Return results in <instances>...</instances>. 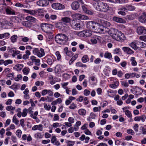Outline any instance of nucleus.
Listing matches in <instances>:
<instances>
[{
	"label": "nucleus",
	"mask_w": 146,
	"mask_h": 146,
	"mask_svg": "<svg viewBox=\"0 0 146 146\" xmlns=\"http://www.w3.org/2000/svg\"><path fill=\"white\" fill-rule=\"evenodd\" d=\"M127 132L129 134L132 135H134L135 134V133L133 130L130 129H128L127 131Z\"/></svg>",
	"instance_id": "nucleus-51"
},
{
	"label": "nucleus",
	"mask_w": 146,
	"mask_h": 146,
	"mask_svg": "<svg viewBox=\"0 0 146 146\" xmlns=\"http://www.w3.org/2000/svg\"><path fill=\"white\" fill-rule=\"evenodd\" d=\"M67 146H73L74 144V142L73 141H68L67 142Z\"/></svg>",
	"instance_id": "nucleus-56"
},
{
	"label": "nucleus",
	"mask_w": 146,
	"mask_h": 146,
	"mask_svg": "<svg viewBox=\"0 0 146 146\" xmlns=\"http://www.w3.org/2000/svg\"><path fill=\"white\" fill-rule=\"evenodd\" d=\"M67 36L63 34H57L55 37V40L58 44L64 45L66 41Z\"/></svg>",
	"instance_id": "nucleus-4"
},
{
	"label": "nucleus",
	"mask_w": 146,
	"mask_h": 146,
	"mask_svg": "<svg viewBox=\"0 0 146 146\" xmlns=\"http://www.w3.org/2000/svg\"><path fill=\"white\" fill-rule=\"evenodd\" d=\"M3 22L4 23L5 25H8L10 26H12L13 24L12 23H10V22H8L7 21L4 20H3Z\"/></svg>",
	"instance_id": "nucleus-59"
},
{
	"label": "nucleus",
	"mask_w": 146,
	"mask_h": 146,
	"mask_svg": "<svg viewBox=\"0 0 146 146\" xmlns=\"http://www.w3.org/2000/svg\"><path fill=\"white\" fill-rule=\"evenodd\" d=\"M36 15H38L40 16L41 17L44 16V14L43 13V11L41 9H38V10H36Z\"/></svg>",
	"instance_id": "nucleus-22"
},
{
	"label": "nucleus",
	"mask_w": 146,
	"mask_h": 146,
	"mask_svg": "<svg viewBox=\"0 0 146 146\" xmlns=\"http://www.w3.org/2000/svg\"><path fill=\"white\" fill-rule=\"evenodd\" d=\"M121 84L122 86L125 88L129 86L128 83L124 81H121Z\"/></svg>",
	"instance_id": "nucleus-52"
},
{
	"label": "nucleus",
	"mask_w": 146,
	"mask_h": 146,
	"mask_svg": "<svg viewBox=\"0 0 146 146\" xmlns=\"http://www.w3.org/2000/svg\"><path fill=\"white\" fill-rule=\"evenodd\" d=\"M40 50L38 52L36 55L39 57H41L45 55V53L44 52V50L42 48H40Z\"/></svg>",
	"instance_id": "nucleus-23"
},
{
	"label": "nucleus",
	"mask_w": 146,
	"mask_h": 146,
	"mask_svg": "<svg viewBox=\"0 0 146 146\" xmlns=\"http://www.w3.org/2000/svg\"><path fill=\"white\" fill-rule=\"evenodd\" d=\"M104 56L106 58H107L109 59H111L112 57V56L111 54L108 52H107L105 53Z\"/></svg>",
	"instance_id": "nucleus-28"
},
{
	"label": "nucleus",
	"mask_w": 146,
	"mask_h": 146,
	"mask_svg": "<svg viewBox=\"0 0 146 146\" xmlns=\"http://www.w3.org/2000/svg\"><path fill=\"white\" fill-rule=\"evenodd\" d=\"M82 60L83 63H86L89 60V58L88 55H84L82 58Z\"/></svg>",
	"instance_id": "nucleus-24"
},
{
	"label": "nucleus",
	"mask_w": 146,
	"mask_h": 146,
	"mask_svg": "<svg viewBox=\"0 0 146 146\" xmlns=\"http://www.w3.org/2000/svg\"><path fill=\"white\" fill-rule=\"evenodd\" d=\"M44 107L47 110H49L51 108V106L50 105H47L46 103H44Z\"/></svg>",
	"instance_id": "nucleus-48"
},
{
	"label": "nucleus",
	"mask_w": 146,
	"mask_h": 146,
	"mask_svg": "<svg viewBox=\"0 0 146 146\" xmlns=\"http://www.w3.org/2000/svg\"><path fill=\"white\" fill-rule=\"evenodd\" d=\"M111 36L117 41H122L124 38V34L117 29H113Z\"/></svg>",
	"instance_id": "nucleus-3"
},
{
	"label": "nucleus",
	"mask_w": 146,
	"mask_h": 146,
	"mask_svg": "<svg viewBox=\"0 0 146 146\" xmlns=\"http://www.w3.org/2000/svg\"><path fill=\"white\" fill-rule=\"evenodd\" d=\"M80 6L79 3L77 1H74L71 4L72 9L75 11L77 10L80 7Z\"/></svg>",
	"instance_id": "nucleus-14"
},
{
	"label": "nucleus",
	"mask_w": 146,
	"mask_h": 146,
	"mask_svg": "<svg viewBox=\"0 0 146 146\" xmlns=\"http://www.w3.org/2000/svg\"><path fill=\"white\" fill-rule=\"evenodd\" d=\"M76 66L77 67H82L86 68L87 65L86 64H83L81 62H79L76 63Z\"/></svg>",
	"instance_id": "nucleus-33"
},
{
	"label": "nucleus",
	"mask_w": 146,
	"mask_h": 146,
	"mask_svg": "<svg viewBox=\"0 0 146 146\" xmlns=\"http://www.w3.org/2000/svg\"><path fill=\"white\" fill-rule=\"evenodd\" d=\"M95 22L90 21L87 23L86 27L87 28L91 30H95L96 28Z\"/></svg>",
	"instance_id": "nucleus-11"
},
{
	"label": "nucleus",
	"mask_w": 146,
	"mask_h": 146,
	"mask_svg": "<svg viewBox=\"0 0 146 146\" xmlns=\"http://www.w3.org/2000/svg\"><path fill=\"white\" fill-rule=\"evenodd\" d=\"M137 32L139 35L146 34V29L143 26H139L137 27Z\"/></svg>",
	"instance_id": "nucleus-13"
},
{
	"label": "nucleus",
	"mask_w": 146,
	"mask_h": 146,
	"mask_svg": "<svg viewBox=\"0 0 146 146\" xmlns=\"http://www.w3.org/2000/svg\"><path fill=\"white\" fill-rule=\"evenodd\" d=\"M135 59V58L134 57H132L131 59V60L132 61V65L133 66H136L137 64V62Z\"/></svg>",
	"instance_id": "nucleus-40"
},
{
	"label": "nucleus",
	"mask_w": 146,
	"mask_h": 146,
	"mask_svg": "<svg viewBox=\"0 0 146 146\" xmlns=\"http://www.w3.org/2000/svg\"><path fill=\"white\" fill-rule=\"evenodd\" d=\"M140 45L139 46V48L140 47L141 48H143L146 46V44L143 42H141L140 41Z\"/></svg>",
	"instance_id": "nucleus-53"
},
{
	"label": "nucleus",
	"mask_w": 146,
	"mask_h": 146,
	"mask_svg": "<svg viewBox=\"0 0 146 146\" xmlns=\"http://www.w3.org/2000/svg\"><path fill=\"white\" fill-rule=\"evenodd\" d=\"M78 113L80 115L84 116L86 114V111L83 109H81L78 110Z\"/></svg>",
	"instance_id": "nucleus-26"
},
{
	"label": "nucleus",
	"mask_w": 146,
	"mask_h": 146,
	"mask_svg": "<svg viewBox=\"0 0 146 146\" xmlns=\"http://www.w3.org/2000/svg\"><path fill=\"white\" fill-rule=\"evenodd\" d=\"M70 25L72 28L75 30H79L82 29L84 25L82 22H77L74 20H72L70 22Z\"/></svg>",
	"instance_id": "nucleus-5"
},
{
	"label": "nucleus",
	"mask_w": 146,
	"mask_h": 146,
	"mask_svg": "<svg viewBox=\"0 0 146 146\" xmlns=\"http://www.w3.org/2000/svg\"><path fill=\"white\" fill-rule=\"evenodd\" d=\"M125 114L129 118L132 117V115L130 111L129 110H128L125 111Z\"/></svg>",
	"instance_id": "nucleus-43"
},
{
	"label": "nucleus",
	"mask_w": 146,
	"mask_h": 146,
	"mask_svg": "<svg viewBox=\"0 0 146 146\" xmlns=\"http://www.w3.org/2000/svg\"><path fill=\"white\" fill-rule=\"evenodd\" d=\"M101 59L99 58H97L94 60V63L96 64H99L101 62Z\"/></svg>",
	"instance_id": "nucleus-46"
},
{
	"label": "nucleus",
	"mask_w": 146,
	"mask_h": 146,
	"mask_svg": "<svg viewBox=\"0 0 146 146\" xmlns=\"http://www.w3.org/2000/svg\"><path fill=\"white\" fill-rule=\"evenodd\" d=\"M119 84V82H116L114 84H110V87L111 88H116L118 86Z\"/></svg>",
	"instance_id": "nucleus-35"
},
{
	"label": "nucleus",
	"mask_w": 146,
	"mask_h": 146,
	"mask_svg": "<svg viewBox=\"0 0 146 146\" xmlns=\"http://www.w3.org/2000/svg\"><path fill=\"white\" fill-rule=\"evenodd\" d=\"M78 57V55L77 54H76L75 55L72 57L69 62V64L71 65L73 62Z\"/></svg>",
	"instance_id": "nucleus-31"
},
{
	"label": "nucleus",
	"mask_w": 146,
	"mask_h": 146,
	"mask_svg": "<svg viewBox=\"0 0 146 146\" xmlns=\"http://www.w3.org/2000/svg\"><path fill=\"white\" fill-rule=\"evenodd\" d=\"M16 133L17 136L18 137L20 138L21 136L22 131L20 130H18L16 131Z\"/></svg>",
	"instance_id": "nucleus-47"
},
{
	"label": "nucleus",
	"mask_w": 146,
	"mask_h": 146,
	"mask_svg": "<svg viewBox=\"0 0 146 146\" xmlns=\"http://www.w3.org/2000/svg\"><path fill=\"white\" fill-rule=\"evenodd\" d=\"M139 125L137 124H135L133 126V129L136 132L138 131Z\"/></svg>",
	"instance_id": "nucleus-54"
},
{
	"label": "nucleus",
	"mask_w": 146,
	"mask_h": 146,
	"mask_svg": "<svg viewBox=\"0 0 146 146\" xmlns=\"http://www.w3.org/2000/svg\"><path fill=\"white\" fill-rule=\"evenodd\" d=\"M53 25H52L46 23H42L40 25L41 29L44 32L48 33L51 30Z\"/></svg>",
	"instance_id": "nucleus-6"
},
{
	"label": "nucleus",
	"mask_w": 146,
	"mask_h": 146,
	"mask_svg": "<svg viewBox=\"0 0 146 146\" xmlns=\"http://www.w3.org/2000/svg\"><path fill=\"white\" fill-rule=\"evenodd\" d=\"M64 51L67 56L71 57L72 56V52L68 50V48L67 47H65L64 48Z\"/></svg>",
	"instance_id": "nucleus-21"
},
{
	"label": "nucleus",
	"mask_w": 146,
	"mask_h": 146,
	"mask_svg": "<svg viewBox=\"0 0 146 146\" xmlns=\"http://www.w3.org/2000/svg\"><path fill=\"white\" fill-rule=\"evenodd\" d=\"M140 41L134 40L129 43V45L133 49L137 50L139 48V46L140 45Z\"/></svg>",
	"instance_id": "nucleus-9"
},
{
	"label": "nucleus",
	"mask_w": 146,
	"mask_h": 146,
	"mask_svg": "<svg viewBox=\"0 0 146 146\" xmlns=\"http://www.w3.org/2000/svg\"><path fill=\"white\" fill-rule=\"evenodd\" d=\"M101 109V107L100 106H99L98 107H95L93 108V111L94 112H96L100 111Z\"/></svg>",
	"instance_id": "nucleus-57"
},
{
	"label": "nucleus",
	"mask_w": 146,
	"mask_h": 146,
	"mask_svg": "<svg viewBox=\"0 0 146 146\" xmlns=\"http://www.w3.org/2000/svg\"><path fill=\"white\" fill-rule=\"evenodd\" d=\"M25 19L27 21L32 22H34L36 20V19L32 16H27V17Z\"/></svg>",
	"instance_id": "nucleus-29"
},
{
	"label": "nucleus",
	"mask_w": 146,
	"mask_h": 146,
	"mask_svg": "<svg viewBox=\"0 0 146 146\" xmlns=\"http://www.w3.org/2000/svg\"><path fill=\"white\" fill-rule=\"evenodd\" d=\"M76 34L79 37H84L85 34L84 30L80 32H77L76 33Z\"/></svg>",
	"instance_id": "nucleus-32"
},
{
	"label": "nucleus",
	"mask_w": 146,
	"mask_h": 146,
	"mask_svg": "<svg viewBox=\"0 0 146 146\" xmlns=\"http://www.w3.org/2000/svg\"><path fill=\"white\" fill-rule=\"evenodd\" d=\"M82 15L79 13H74L73 15V17L76 19L78 20H81Z\"/></svg>",
	"instance_id": "nucleus-25"
},
{
	"label": "nucleus",
	"mask_w": 146,
	"mask_h": 146,
	"mask_svg": "<svg viewBox=\"0 0 146 146\" xmlns=\"http://www.w3.org/2000/svg\"><path fill=\"white\" fill-rule=\"evenodd\" d=\"M23 11L27 13H29L32 15H35L36 14V10H27L23 9Z\"/></svg>",
	"instance_id": "nucleus-18"
},
{
	"label": "nucleus",
	"mask_w": 146,
	"mask_h": 146,
	"mask_svg": "<svg viewBox=\"0 0 146 146\" xmlns=\"http://www.w3.org/2000/svg\"><path fill=\"white\" fill-rule=\"evenodd\" d=\"M135 9V7L131 5H126L123 6L120 9L121 10H124L126 11H133Z\"/></svg>",
	"instance_id": "nucleus-10"
},
{
	"label": "nucleus",
	"mask_w": 146,
	"mask_h": 146,
	"mask_svg": "<svg viewBox=\"0 0 146 146\" xmlns=\"http://www.w3.org/2000/svg\"><path fill=\"white\" fill-rule=\"evenodd\" d=\"M141 120L143 122L145 121V120L143 116H136L134 118V120L135 121H139Z\"/></svg>",
	"instance_id": "nucleus-20"
},
{
	"label": "nucleus",
	"mask_w": 146,
	"mask_h": 146,
	"mask_svg": "<svg viewBox=\"0 0 146 146\" xmlns=\"http://www.w3.org/2000/svg\"><path fill=\"white\" fill-rule=\"evenodd\" d=\"M95 31L97 32L105 33L108 32V27L110 25V23L103 20L99 19L95 22Z\"/></svg>",
	"instance_id": "nucleus-1"
},
{
	"label": "nucleus",
	"mask_w": 146,
	"mask_h": 146,
	"mask_svg": "<svg viewBox=\"0 0 146 146\" xmlns=\"http://www.w3.org/2000/svg\"><path fill=\"white\" fill-rule=\"evenodd\" d=\"M122 50L128 54H131L134 53V51L130 48L128 47H123L122 48Z\"/></svg>",
	"instance_id": "nucleus-16"
},
{
	"label": "nucleus",
	"mask_w": 146,
	"mask_h": 146,
	"mask_svg": "<svg viewBox=\"0 0 146 146\" xmlns=\"http://www.w3.org/2000/svg\"><path fill=\"white\" fill-rule=\"evenodd\" d=\"M120 48H116L113 51V53L115 54H117L120 52Z\"/></svg>",
	"instance_id": "nucleus-64"
},
{
	"label": "nucleus",
	"mask_w": 146,
	"mask_h": 146,
	"mask_svg": "<svg viewBox=\"0 0 146 146\" xmlns=\"http://www.w3.org/2000/svg\"><path fill=\"white\" fill-rule=\"evenodd\" d=\"M90 91L87 89L85 90L84 91V94L86 96H88L90 95Z\"/></svg>",
	"instance_id": "nucleus-41"
},
{
	"label": "nucleus",
	"mask_w": 146,
	"mask_h": 146,
	"mask_svg": "<svg viewBox=\"0 0 146 146\" xmlns=\"http://www.w3.org/2000/svg\"><path fill=\"white\" fill-rule=\"evenodd\" d=\"M5 4H0V12H4Z\"/></svg>",
	"instance_id": "nucleus-58"
},
{
	"label": "nucleus",
	"mask_w": 146,
	"mask_h": 146,
	"mask_svg": "<svg viewBox=\"0 0 146 146\" xmlns=\"http://www.w3.org/2000/svg\"><path fill=\"white\" fill-rule=\"evenodd\" d=\"M61 21L66 23H70L71 21L70 19L67 17H64L61 19Z\"/></svg>",
	"instance_id": "nucleus-27"
},
{
	"label": "nucleus",
	"mask_w": 146,
	"mask_h": 146,
	"mask_svg": "<svg viewBox=\"0 0 146 146\" xmlns=\"http://www.w3.org/2000/svg\"><path fill=\"white\" fill-rule=\"evenodd\" d=\"M11 122V120L9 119H7L6 121L5 124V127H6L7 126L9 125Z\"/></svg>",
	"instance_id": "nucleus-61"
},
{
	"label": "nucleus",
	"mask_w": 146,
	"mask_h": 146,
	"mask_svg": "<svg viewBox=\"0 0 146 146\" xmlns=\"http://www.w3.org/2000/svg\"><path fill=\"white\" fill-rule=\"evenodd\" d=\"M6 109L7 110L9 111L10 110H15V107H13L11 106H8L6 107Z\"/></svg>",
	"instance_id": "nucleus-45"
},
{
	"label": "nucleus",
	"mask_w": 146,
	"mask_h": 146,
	"mask_svg": "<svg viewBox=\"0 0 146 146\" xmlns=\"http://www.w3.org/2000/svg\"><path fill=\"white\" fill-rule=\"evenodd\" d=\"M35 136L38 138H41L43 136V135L41 133H37L35 134Z\"/></svg>",
	"instance_id": "nucleus-60"
},
{
	"label": "nucleus",
	"mask_w": 146,
	"mask_h": 146,
	"mask_svg": "<svg viewBox=\"0 0 146 146\" xmlns=\"http://www.w3.org/2000/svg\"><path fill=\"white\" fill-rule=\"evenodd\" d=\"M30 69L29 68L25 67L23 70V72L24 74L25 75H27L29 74Z\"/></svg>",
	"instance_id": "nucleus-34"
},
{
	"label": "nucleus",
	"mask_w": 146,
	"mask_h": 146,
	"mask_svg": "<svg viewBox=\"0 0 146 146\" xmlns=\"http://www.w3.org/2000/svg\"><path fill=\"white\" fill-rule=\"evenodd\" d=\"M55 54L56 56L57 60H59L61 57L59 52L58 51H56L55 53Z\"/></svg>",
	"instance_id": "nucleus-44"
},
{
	"label": "nucleus",
	"mask_w": 146,
	"mask_h": 146,
	"mask_svg": "<svg viewBox=\"0 0 146 146\" xmlns=\"http://www.w3.org/2000/svg\"><path fill=\"white\" fill-rule=\"evenodd\" d=\"M84 37H87L90 36L92 34L91 31L86 30H84Z\"/></svg>",
	"instance_id": "nucleus-19"
},
{
	"label": "nucleus",
	"mask_w": 146,
	"mask_h": 146,
	"mask_svg": "<svg viewBox=\"0 0 146 146\" xmlns=\"http://www.w3.org/2000/svg\"><path fill=\"white\" fill-rule=\"evenodd\" d=\"M4 11L8 15H15V12L10 7L5 4Z\"/></svg>",
	"instance_id": "nucleus-7"
},
{
	"label": "nucleus",
	"mask_w": 146,
	"mask_h": 146,
	"mask_svg": "<svg viewBox=\"0 0 146 146\" xmlns=\"http://www.w3.org/2000/svg\"><path fill=\"white\" fill-rule=\"evenodd\" d=\"M22 24L24 26L27 27H30L31 26V23L29 21H23L22 22Z\"/></svg>",
	"instance_id": "nucleus-30"
},
{
	"label": "nucleus",
	"mask_w": 146,
	"mask_h": 146,
	"mask_svg": "<svg viewBox=\"0 0 146 146\" xmlns=\"http://www.w3.org/2000/svg\"><path fill=\"white\" fill-rule=\"evenodd\" d=\"M96 10L102 12L106 13L110 10V7L107 3L101 1L98 2L95 7Z\"/></svg>",
	"instance_id": "nucleus-2"
},
{
	"label": "nucleus",
	"mask_w": 146,
	"mask_h": 146,
	"mask_svg": "<svg viewBox=\"0 0 146 146\" xmlns=\"http://www.w3.org/2000/svg\"><path fill=\"white\" fill-rule=\"evenodd\" d=\"M53 0H39L36 2L37 5L42 7H45L48 5L49 1H53Z\"/></svg>",
	"instance_id": "nucleus-8"
},
{
	"label": "nucleus",
	"mask_w": 146,
	"mask_h": 146,
	"mask_svg": "<svg viewBox=\"0 0 146 146\" xmlns=\"http://www.w3.org/2000/svg\"><path fill=\"white\" fill-rule=\"evenodd\" d=\"M17 37V36L16 35L12 36L11 38V40L12 42L14 43L16 42Z\"/></svg>",
	"instance_id": "nucleus-36"
},
{
	"label": "nucleus",
	"mask_w": 146,
	"mask_h": 146,
	"mask_svg": "<svg viewBox=\"0 0 146 146\" xmlns=\"http://www.w3.org/2000/svg\"><path fill=\"white\" fill-rule=\"evenodd\" d=\"M139 39L146 42V35L140 36L139 37Z\"/></svg>",
	"instance_id": "nucleus-63"
},
{
	"label": "nucleus",
	"mask_w": 146,
	"mask_h": 146,
	"mask_svg": "<svg viewBox=\"0 0 146 146\" xmlns=\"http://www.w3.org/2000/svg\"><path fill=\"white\" fill-rule=\"evenodd\" d=\"M28 111L27 109L25 108L23 109L22 114V116L23 117H25L27 115V112Z\"/></svg>",
	"instance_id": "nucleus-42"
},
{
	"label": "nucleus",
	"mask_w": 146,
	"mask_h": 146,
	"mask_svg": "<svg viewBox=\"0 0 146 146\" xmlns=\"http://www.w3.org/2000/svg\"><path fill=\"white\" fill-rule=\"evenodd\" d=\"M77 108L76 105L74 103H72L71 104L69 107L70 109L72 110H74L75 109Z\"/></svg>",
	"instance_id": "nucleus-39"
},
{
	"label": "nucleus",
	"mask_w": 146,
	"mask_h": 146,
	"mask_svg": "<svg viewBox=\"0 0 146 146\" xmlns=\"http://www.w3.org/2000/svg\"><path fill=\"white\" fill-rule=\"evenodd\" d=\"M113 20L114 21L119 23H124L125 22V21L122 18L117 17H113Z\"/></svg>",
	"instance_id": "nucleus-15"
},
{
	"label": "nucleus",
	"mask_w": 146,
	"mask_h": 146,
	"mask_svg": "<svg viewBox=\"0 0 146 146\" xmlns=\"http://www.w3.org/2000/svg\"><path fill=\"white\" fill-rule=\"evenodd\" d=\"M15 6L19 7H25V6L24 5L19 3H16L15 4Z\"/></svg>",
	"instance_id": "nucleus-62"
},
{
	"label": "nucleus",
	"mask_w": 146,
	"mask_h": 146,
	"mask_svg": "<svg viewBox=\"0 0 146 146\" xmlns=\"http://www.w3.org/2000/svg\"><path fill=\"white\" fill-rule=\"evenodd\" d=\"M34 114V115H35V117L34 116L33 117V113L31 114V115H30L31 117L35 119H36L37 118L36 116L38 114V112L37 111H35Z\"/></svg>",
	"instance_id": "nucleus-49"
},
{
	"label": "nucleus",
	"mask_w": 146,
	"mask_h": 146,
	"mask_svg": "<svg viewBox=\"0 0 146 146\" xmlns=\"http://www.w3.org/2000/svg\"><path fill=\"white\" fill-rule=\"evenodd\" d=\"M13 122L15 123L16 125H17L19 123V120L17 119L16 116L15 115L13 117Z\"/></svg>",
	"instance_id": "nucleus-38"
},
{
	"label": "nucleus",
	"mask_w": 146,
	"mask_h": 146,
	"mask_svg": "<svg viewBox=\"0 0 146 146\" xmlns=\"http://www.w3.org/2000/svg\"><path fill=\"white\" fill-rule=\"evenodd\" d=\"M52 7L55 9H62L64 8V6L59 3H55L52 4Z\"/></svg>",
	"instance_id": "nucleus-12"
},
{
	"label": "nucleus",
	"mask_w": 146,
	"mask_h": 146,
	"mask_svg": "<svg viewBox=\"0 0 146 146\" xmlns=\"http://www.w3.org/2000/svg\"><path fill=\"white\" fill-rule=\"evenodd\" d=\"M139 21L142 23H146V13H143L139 18Z\"/></svg>",
	"instance_id": "nucleus-17"
},
{
	"label": "nucleus",
	"mask_w": 146,
	"mask_h": 146,
	"mask_svg": "<svg viewBox=\"0 0 146 146\" xmlns=\"http://www.w3.org/2000/svg\"><path fill=\"white\" fill-rule=\"evenodd\" d=\"M120 9L121 8L118 9L120 11L118 12V14L122 15H125L126 14V13L124 11H123V10H121Z\"/></svg>",
	"instance_id": "nucleus-55"
},
{
	"label": "nucleus",
	"mask_w": 146,
	"mask_h": 146,
	"mask_svg": "<svg viewBox=\"0 0 146 146\" xmlns=\"http://www.w3.org/2000/svg\"><path fill=\"white\" fill-rule=\"evenodd\" d=\"M23 65L21 64H19L15 66V68L18 70H21L22 68Z\"/></svg>",
	"instance_id": "nucleus-50"
},
{
	"label": "nucleus",
	"mask_w": 146,
	"mask_h": 146,
	"mask_svg": "<svg viewBox=\"0 0 146 146\" xmlns=\"http://www.w3.org/2000/svg\"><path fill=\"white\" fill-rule=\"evenodd\" d=\"M13 63V61L11 60H8L4 61V65L7 66L9 64H11Z\"/></svg>",
	"instance_id": "nucleus-37"
}]
</instances>
